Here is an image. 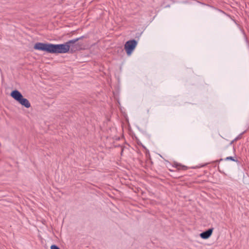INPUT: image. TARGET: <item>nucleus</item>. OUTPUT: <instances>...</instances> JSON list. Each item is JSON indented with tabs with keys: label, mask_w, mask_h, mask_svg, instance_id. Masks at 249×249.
<instances>
[{
	"label": "nucleus",
	"mask_w": 249,
	"mask_h": 249,
	"mask_svg": "<svg viewBox=\"0 0 249 249\" xmlns=\"http://www.w3.org/2000/svg\"><path fill=\"white\" fill-rule=\"evenodd\" d=\"M177 168H178V170H185L187 169V167L180 165H177Z\"/></svg>",
	"instance_id": "5"
},
{
	"label": "nucleus",
	"mask_w": 249,
	"mask_h": 249,
	"mask_svg": "<svg viewBox=\"0 0 249 249\" xmlns=\"http://www.w3.org/2000/svg\"><path fill=\"white\" fill-rule=\"evenodd\" d=\"M137 44V41L134 39L130 40L126 42L124 48L128 56L131 55L133 51L136 48Z\"/></svg>",
	"instance_id": "3"
},
{
	"label": "nucleus",
	"mask_w": 249,
	"mask_h": 249,
	"mask_svg": "<svg viewBox=\"0 0 249 249\" xmlns=\"http://www.w3.org/2000/svg\"><path fill=\"white\" fill-rule=\"evenodd\" d=\"M51 249H60L57 246L53 245L51 246Z\"/></svg>",
	"instance_id": "7"
},
{
	"label": "nucleus",
	"mask_w": 249,
	"mask_h": 249,
	"mask_svg": "<svg viewBox=\"0 0 249 249\" xmlns=\"http://www.w3.org/2000/svg\"><path fill=\"white\" fill-rule=\"evenodd\" d=\"M213 231V229H210L200 233V236L203 239H208L212 235Z\"/></svg>",
	"instance_id": "4"
},
{
	"label": "nucleus",
	"mask_w": 249,
	"mask_h": 249,
	"mask_svg": "<svg viewBox=\"0 0 249 249\" xmlns=\"http://www.w3.org/2000/svg\"><path fill=\"white\" fill-rule=\"evenodd\" d=\"M80 38H77L71 40L64 44H61L38 42L35 44L34 48L35 50L45 51L53 53H68L70 50L71 52H74L79 49V46L75 43Z\"/></svg>",
	"instance_id": "1"
},
{
	"label": "nucleus",
	"mask_w": 249,
	"mask_h": 249,
	"mask_svg": "<svg viewBox=\"0 0 249 249\" xmlns=\"http://www.w3.org/2000/svg\"><path fill=\"white\" fill-rule=\"evenodd\" d=\"M11 96L20 104L26 108L31 107V104L26 98H23L21 93L17 90H15L11 93Z\"/></svg>",
	"instance_id": "2"
},
{
	"label": "nucleus",
	"mask_w": 249,
	"mask_h": 249,
	"mask_svg": "<svg viewBox=\"0 0 249 249\" xmlns=\"http://www.w3.org/2000/svg\"><path fill=\"white\" fill-rule=\"evenodd\" d=\"M231 160L232 161H236V160L232 157H227L225 159V160Z\"/></svg>",
	"instance_id": "6"
}]
</instances>
